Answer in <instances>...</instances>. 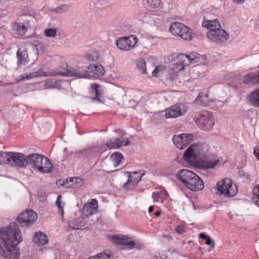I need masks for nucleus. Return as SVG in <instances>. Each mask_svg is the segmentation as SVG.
<instances>
[{
	"label": "nucleus",
	"instance_id": "1",
	"mask_svg": "<svg viewBox=\"0 0 259 259\" xmlns=\"http://www.w3.org/2000/svg\"><path fill=\"white\" fill-rule=\"evenodd\" d=\"M22 241L18 225L11 223L5 228H0V254L6 259H19L16 247Z\"/></svg>",
	"mask_w": 259,
	"mask_h": 259
},
{
	"label": "nucleus",
	"instance_id": "2",
	"mask_svg": "<svg viewBox=\"0 0 259 259\" xmlns=\"http://www.w3.org/2000/svg\"><path fill=\"white\" fill-rule=\"evenodd\" d=\"M209 152L208 147L206 144L197 143L189 147L185 151L183 157L189 165L196 166Z\"/></svg>",
	"mask_w": 259,
	"mask_h": 259
},
{
	"label": "nucleus",
	"instance_id": "3",
	"mask_svg": "<svg viewBox=\"0 0 259 259\" xmlns=\"http://www.w3.org/2000/svg\"><path fill=\"white\" fill-rule=\"evenodd\" d=\"M169 32L175 36L190 41L193 38V30L184 24L176 22L172 23L169 28Z\"/></svg>",
	"mask_w": 259,
	"mask_h": 259
},
{
	"label": "nucleus",
	"instance_id": "4",
	"mask_svg": "<svg viewBox=\"0 0 259 259\" xmlns=\"http://www.w3.org/2000/svg\"><path fill=\"white\" fill-rule=\"evenodd\" d=\"M114 176L116 178L123 177L127 181L123 184V187L126 189H131L132 187L136 186L141 181L142 174L141 172L134 171L127 172L125 171H119L117 170H114Z\"/></svg>",
	"mask_w": 259,
	"mask_h": 259
},
{
	"label": "nucleus",
	"instance_id": "5",
	"mask_svg": "<svg viewBox=\"0 0 259 259\" xmlns=\"http://www.w3.org/2000/svg\"><path fill=\"white\" fill-rule=\"evenodd\" d=\"M216 186L220 194L226 197H233L238 192L237 186L230 179L222 180L217 183Z\"/></svg>",
	"mask_w": 259,
	"mask_h": 259
},
{
	"label": "nucleus",
	"instance_id": "6",
	"mask_svg": "<svg viewBox=\"0 0 259 259\" xmlns=\"http://www.w3.org/2000/svg\"><path fill=\"white\" fill-rule=\"evenodd\" d=\"M27 160L28 164L30 165L33 169H37L39 172H48L49 171L48 167L46 166L43 167L41 166V162L43 161L46 164L49 165V158L47 157L37 153L30 154L27 156Z\"/></svg>",
	"mask_w": 259,
	"mask_h": 259
},
{
	"label": "nucleus",
	"instance_id": "7",
	"mask_svg": "<svg viewBox=\"0 0 259 259\" xmlns=\"http://www.w3.org/2000/svg\"><path fill=\"white\" fill-rule=\"evenodd\" d=\"M57 74L63 76L75 77L78 78H88V71L87 67L84 68L77 67L75 68L67 66V68L62 71H58Z\"/></svg>",
	"mask_w": 259,
	"mask_h": 259
},
{
	"label": "nucleus",
	"instance_id": "8",
	"mask_svg": "<svg viewBox=\"0 0 259 259\" xmlns=\"http://www.w3.org/2000/svg\"><path fill=\"white\" fill-rule=\"evenodd\" d=\"M215 120L211 113L208 111H203L199 114V117L197 118L196 122L200 128L204 130L211 129L214 124Z\"/></svg>",
	"mask_w": 259,
	"mask_h": 259
},
{
	"label": "nucleus",
	"instance_id": "9",
	"mask_svg": "<svg viewBox=\"0 0 259 259\" xmlns=\"http://www.w3.org/2000/svg\"><path fill=\"white\" fill-rule=\"evenodd\" d=\"M138 39L135 35L119 38L116 42L117 48L123 51H130L136 46Z\"/></svg>",
	"mask_w": 259,
	"mask_h": 259
},
{
	"label": "nucleus",
	"instance_id": "10",
	"mask_svg": "<svg viewBox=\"0 0 259 259\" xmlns=\"http://www.w3.org/2000/svg\"><path fill=\"white\" fill-rule=\"evenodd\" d=\"M37 214L32 210L23 211L20 213L17 220L22 227L31 226L37 220Z\"/></svg>",
	"mask_w": 259,
	"mask_h": 259
},
{
	"label": "nucleus",
	"instance_id": "11",
	"mask_svg": "<svg viewBox=\"0 0 259 259\" xmlns=\"http://www.w3.org/2000/svg\"><path fill=\"white\" fill-rule=\"evenodd\" d=\"M207 36L212 41L217 43H224L229 38V34L222 27L215 31H208Z\"/></svg>",
	"mask_w": 259,
	"mask_h": 259
},
{
	"label": "nucleus",
	"instance_id": "12",
	"mask_svg": "<svg viewBox=\"0 0 259 259\" xmlns=\"http://www.w3.org/2000/svg\"><path fill=\"white\" fill-rule=\"evenodd\" d=\"M193 138V134L184 133L174 136L172 138V141L177 148L183 149L190 144Z\"/></svg>",
	"mask_w": 259,
	"mask_h": 259
},
{
	"label": "nucleus",
	"instance_id": "13",
	"mask_svg": "<svg viewBox=\"0 0 259 259\" xmlns=\"http://www.w3.org/2000/svg\"><path fill=\"white\" fill-rule=\"evenodd\" d=\"M220 160L218 156L209 152L199 161V166L203 168L209 169L214 168L219 163Z\"/></svg>",
	"mask_w": 259,
	"mask_h": 259
},
{
	"label": "nucleus",
	"instance_id": "14",
	"mask_svg": "<svg viewBox=\"0 0 259 259\" xmlns=\"http://www.w3.org/2000/svg\"><path fill=\"white\" fill-rule=\"evenodd\" d=\"M9 164L13 166L25 167L28 164L27 156L23 153L10 152Z\"/></svg>",
	"mask_w": 259,
	"mask_h": 259
},
{
	"label": "nucleus",
	"instance_id": "15",
	"mask_svg": "<svg viewBox=\"0 0 259 259\" xmlns=\"http://www.w3.org/2000/svg\"><path fill=\"white\" fill-rule=\"evenodd\" d=\"M114 243L124 245L128 249H132L135 248H138V245L134 241L132 238L127 235H123L121 234L114 235Z\"/></svg>",
	"mask_w": 259,
	"mask_h": 259
},
{
	"label": "nucleus",
	"instance_id": "16",
	"mask_svg": "<svg viewBox=\"0 0 259 259\" xmlns=\"http://www.w3.org/2000/svg\"><path fill=\"white\" fill-rule=\"evenodd\" d=\"M88 78L92 79H98L102 76L105 72L103 66L100 64H90L87 66Z\"/></svg>",
	"mask_w": 259,
	"mask_h": 259
},
{
	"label": "nucleus",
	"instance_id": "17",
	"mask_svg": "<svg viewBox=\"0 0 259 259\" xmlns=\"http://www.w3.org/2000/svg\"><path fill=\"white\" fill-rule=\"evenodd\" d=\"M98 207V201L92 199L91 202L86 203L82 208V217L88 218L97 213Z\"/></svg>",
	"mask_w": 259,
	"mask_h": 259
},
{
	"label": "nucleus",
	"instance_id": "18",
	"mask_svg": "<svg viewBox=\"0 0 259 259\" xmlns=\"http://www.w3.org/2000/svg\"><path fill=\"white\" fill-rule=\"evenodd\" d=\"M187 110L184 107L181 108L180 105H175L165 110V117L167 118H176L184 115Z\"/></svg>",
	"mask_w": 259,
	"mask_h": 259
},
{
	"label": "nucleus",
	"instance_id": "19",
	"mask_svg": "<svg viewBox=\"0 0 259 259\" xmlns=\"http://www.w3.org/2000/svg\"><path fill=\"white\" fill-rule=\"evenodd\" d=\"M16 57L17 64L19 67L26 66L29 62L27 50L24 47L18 48L16 53Z\"/></svg>",
	"mask_w": 259,
	"mask_h": 259
},
{
	"label": "nucleus",
	"instance_id": "20",
	"mask_svg": "<svg viewBox=\"0 0 259 259\" xmlns=\"http://www.w3.org/2000/svg\"><path fill=\"white\" fill-rule=\"evenodd\" d=\"M117 136L114 140V148H118L122 146H128L131 144V141L125 138L126 133L120 130H116L114 131Z\"/></svg>",
	"mask_w": 259,
	"mask_h": 259
},
{
	"label": "nucleus",
	"instance_id": "21",
	"mask_svg": "<svg viewBox=\"0 0 259 259\" xmlns=\"http://www.w3.org/2000/svg\"><path fill=\"white\" fill-rule=\"evenodd\" d=\"M186 187L194 191H199L204 188V183L202 180L196 175L195 177L190 180L188 183L186 185Z\"/></svg>",
	"mask_w": 259,
	"mask_h": 259
},
{
	"label": "nucleus",
	"instance_id": "22",
	"mask_svg": "<svg viewBox=\"0 0 259 259\" xmlns=\"http://www.w3.org/2000/svg\"><path fill=\"white\" fill-rule=\"evenodd\" d=\"M243 82L247 85H255L259 84V71L250 72L245 75Z\"/></svg>",
	"mask_w": 259,
	"mask_h": 259
},
{
	"label": "nucleus",
	"instance_id": "23",
	"mask_svg": "<svg viewBox=\"0 0 259 259\" xmlns=\"http://www.w3.org/2000/svg\"><path fill=\"white\" fill-rule=\"evenodd\" d=\"M196 175L192 171L187 169H182L178 172V177L186 185L190 180L195 177Z\"/></svg>",
	"mask_w": 259,
	"mask_h": 259
},
{
	"label": "nucleus",
	"instance_id": "24",
	"mask_svg": "<svg viewBox=\"0 0 259 259\" xmlns=\"http://www.w3.org/2000/svg\"><path fill=\"white\" fill-rule=\"evenodd\" d=\"M68 224L70 228L75 230L82 229L85 227V221L83 217H79L76 219H70L68 221Z\"/></svg>",
	"mask_w": 259,
	"mask_h": 259
},
{
	"label": "nucleus",
	"instance_id": "25",
	"mask_svg": "<svg viewBox=\"0 0 259 259\" xmlns=\"http://www.w3.org/2000/svg\"><path fill=\"white\" fill-rule=\"evenodd\" d=\"M202 25L203 27L208 29L209 31H215L220 27H222L220 21L217 19L212 20H204Z\"/></svg>",
	"mask_w": 259,
	"mask_h": 259
},
{
	"label": "nucleus",
	"instance_id": "26",
	"mask_svg": "<svg viewBox=\"0 0 259 259\" xmlns=\"http://www.w3.org/2000/svg\"><path fill=\"white\" fill-rule=\"evenodd\" d=\"M33 241L35 244L40 246L46 244L48 241L47 236L41 232H36L33 237Z\"/></svg>",
	"mask_w": 259,
	"mask_h": 259
},
{
	"label": "nucleus",
	"instance_id": "27",
	"mask_svg": "<svg viewBox=\"0 0 259 259\" xmlns=\"http://www.w3.org/2000/svg\"><path fill=\"white\" fill-rule=\"evenodd\" d=\"M27 31V28L25 25L20 23H15L13 26V32L19 35L22 36L25 34Z\"/></svg>",
	"mask_w": 259,
	"mask_h": 259
},
{
	"label": "nucleus",
	"instance_id": "28",
	"mask_svg": "<svg viewBox=\"0 0 259 259\" xmlns=\"http://www.w3.org/2000/svg\"><path fill=\"white\" fill-rule=\"evenodd\" d=\"M91 88L93 94H95L96 96L93 98V100H96L101 101L100 98L101 97L102 92L101 90V87L96 83H91Z\"/></svg>",
	"mask_w": 259,
	"mask_h": 259
},
{
	"label": "nucleus",
	"instance_id": "29",
	"mask_svg": "<svg viewBox=\"0 0 259 259\" xmlns=\"http://www.w3.org/2000/svg\"><path fill=\"white\" fill-rule=\"evenodd\" d=\"M112 255V251L106 250L105 251L100 252L97 254L90 256L89 259H111Z\"/></svg>",
	"mask_w": 259,
	"mask_h": 259
},
{
	"label": "nucleus",
	"instance_id": "30",
	"mask_svg": "<svg viewBox=\"0 0 259 259\" xmlns=\"http://www.w3.org/2000/svg\"><path fill=\"white\" fill-rule=\"evenodd\" d=\"M187 57L190 60V63H199L201 59L205 60L206 58L205 55H200L195 52L191 53L189 55H187Z\"/></svg>",
	"mask_w": 259,
	"mask_h": 259
},
{
	"label": "nucleus",
	"instance_id": "31",
	"mask_svg": "<svg viewBox=\"0 0 259 259\" xmlns=\"http://www.w3.org/2000/svg\"><path fill=\"white\" fill-rule=\"evenodd\" d=\"M195 101L198 104H201L205 106H207L209 103L208 94L204 92L199 93Z\"/></svg>",
	"mask_w": 259,
	"mask_h": 259
},
{
	"label": "nucleus",
	"instance_id": "32",
	"mask_svg": "<svg viewBox=\"0 0 259 259\" xmlns=\"http://www.w3.org/2000/svg\"><path fill=\"white\" fill-rule=\"evenodd\" d=\"M175 61H177L181 65H183L185 67L190 64V60L187 57V55L184 54H179L174 59Z\"/></svg>",
	"mask_w": 259,
	"mask_h": 259
},
{
	"label": "nucleus",
	"instance_id": "33",
	"mask_svg": "<svg viewBox=\"0 0 259 259\" xmlns=\"http://www.w3.org/2000/svg\"><path fill=\"white\" fill-rule=\"evenodd\" d=\"M249 99L253 105L259 107V89L251 94Z\"/></svg>",
	"mask_w": 259,
	"mask_h": 259
},
{
	"label": "nucleus",
	"instance_id": "34",
	"mask_svg": "<svg viewBox=\"0 0 259 259\" xmlns=\"http://www.w3.org/2000/svg\"><path fill=\"white\" fill-rule=\"evenodd\" d=\"M136 65L138 69L140 70L142 74L147 73L146 63L143 58H139L136 60Z\"/></svg>",
	"mask_w": 259,
	"mask_h": 259
},
{
	"label": "nucleus",
	"instance_id": "35",
	"mask_svg": "<svg viewBox=\"0 0 259 259\" xmlns=\"http://www.w3.org/2000/svg\"><path fill=\"white\" fill-rule=\"evenodd\" d=\"M124 163V158L123 155L119 152H114V167L122 165Z\"/></svg>",
	"mask_w": 259,
	"mask_h": 259
},
{
	"label": "nucleus",
	"instance_id": "36",
	"mask_svg": "<svg viewBox=\"0 0 259 259\" xmlns=\"http://www.w3.org/2000/svg\"><path fill=\"white\" fill-rule=\"evenodd\" d=\"M34 46L37 52L40 53L46 50L48 45L45 41V39H42L38 41Z\"/></svg>",
	"mask_w": 259,
	"mask_h": 259
},
{
	"label": "nucleus",
	"instance_id": "37",
	"mask_svg": "<svg viewBox=\"0 0 259 259\" xmlns=\"http://www.w3.org/2000/svg\"><path fill=\"white\" fill-rule=\"evenodd\" d=\"M85 58L87 61L89 62H95L98 60L99 58V55L97 51H90L87 54Z\"/></svg>",
	"mask_w": 259,
	"mask_h": 259
},
{
	"label": "nucleus",
	"instance_id": "38",
	"mask_svg": "<svg viewBox=\"0 0 259 259\" xmlns=\"http://www.w3.org/2000/svg\"><path fill=\"white\" fill-rule=\"evenodd\" d=\"M9 152H0V164H9L10 155Z\"/></svg>",
	"mask_w": 259,
	"mask_h": 259
},
{
	"label": "nucleus",
	"instance_id": "39",
	"mask_svg": "<svg viewBox=\"0 0 259 259\" xmlns=\"http://www.w3.org/2000/svg\"><path fill=\"white\" fill-rule=\"evenodd\" d=\"M199 237L201 239H203L204 240H206L205 243L208 245H210L212 248H214L215 247V242L214 241L212 240L210 238V237L206 235L204 233H200L199 234Z\"/></svg>",
	"mask_w": 259,
	"mask_h": 259
},
{
	"label": "nucleus",
	"instance_id": "40",
	"mask_svg": "<svg viewBox=\"0 0 259 259\" xmlns=\"http://www.w3.org/2000/svg\"><path fill=\"white\" fill-rule=\"evenodd\" d=\"M69 9V6L67 4L61 5L57 8L53 9L51 11L56 13H62L67 11Z\"/></svg>",
	"mask_w": 259,
	"mask_h": 259
},
{
	"label": "nucleus",
	"instance_id": "41",
	"mask_svg": "<svg viewBox=\"0 0 259 259\" xmlns=\"http://www.w3.org/2000/svg\"><path fill=\"white\" fill-rule=\"evenodd\" d=\"M165 67L163 66H156L152 72V75L154 77H158L161 76L164 70Z\"/></svg>",
	"mask_w": 259,
	"mask_h": 259
},
{
	"label": "nucleus",
	"instance_id": "42",
	"mask_svg": "<svg viewBox=\"0 0 259 259\" xmlns=\"http://www.w3.org/2000/svg\"><path fill=\"white\" fill-rule=\"evenodd\" d=\"M44 34L48 37H54L57 35V30L54 28H47L44 31Z\"/></svg>",
	"mask_w": 259,
	"mask_h": 259
},
{
	"label": "nucleus",
	"instance_id": "43",
	"mask_svg": "<svg viewBox=\"0 0 259 259\" xmlns=\"http://www.w3.org/2000/svg\"><path fill=\"white\" fill-rule=\"evenodd\" d=\"M46 88H60L61 84L59 81L52 80L51 81L47 82L45 84Z\"/></svg>",
	"mask_w": 259,
	"mask_h": 259
},
{
	"label": "nucleus",
	"instance_id": "44",
	"mask_svg": "<svg viewBox=\"0 0 259 259\" xmlns=\"http://www.w3.org/2000/svg\"><path fill=\"white\" fill-rule=\"evenodd\" d=\"M148 6L151 8H156L160 5L161 0H147Z\"/></svg>",
	"mask_w": 259,
	"mask_h": 259
},
{
	"label": "nucleus",
	"instance_id": "45",
	"mask_svg": "<svg viewBox=\"0 0 259 259\" xmlns=\"http://www.w3.org/2000/svg\"><path fill=\"white\" fill-rule=\"evenodd\" d=\"M184 68L185 67L183 66V65L180 64L178 62H177V61H175L172 66V70L176 73H178L180 71L184 70Z\"/></svg>",
	"mask_w": 259,
	"mask_h": 259
},
{
	"label": "nucleus",
	"instance_id": "46",
	"mask_svg": "<svg viewBox=\"0 0 259 259\" xmlns=\"http://www.w3.org/2000/svg\"><path fill=\"white\" fill-rule=\"evenodd\" d=\"M39 76V73L38 72H34L32 73H30L29 74H26V75H21V79H30L32 78H35L37 76Z\"/></svg>",
	"mask_w": 259,
	"mask_h": 259
},
{
	"label": "nucleus",
	"instance_id": "47",
	"mask_svg": "<svg viewBox=\"0 0 259 259\" xmlns=\"http://www.w3.org/2000/svg\"><path fill=\"white\" fill-rule=\"evenodd\" d=\"M61 196L59 195L57 197L56 200V205L58 206L59 209V212L62 215L64 214V210H63V206L61 205ZM64 205V204L63 205Z\"/></svg>",
	"mask_w": 259,
	"mask_h": 259
},
{
	"label": "nucleus",
	"instance_id": "48",
	"mask_svg": "<svg viewBox=\"0 0 259 259\" xmlns=\"http://www.w3.org/2000/svg\"><path fill=\"white\" fill-rule=\"evenodd\" d=\"M71 181L75 183V184H73V187L76 188L81 187L83 183V180L79 178L71 179Z\"/></svg>",
	"mask_w": 259,
	"mask_h": 259
},
{
	"label": "nucleus",
	"instance_id": "49",
	"mask_svg": "<svg viewBox=\"0 0 259 259\" xmlns=\"http://www.w3.org/2000/svg\"><path fill=\"white\" fill-rule=\"evenodd\" d=\"M252 192L254 197L256 199V201H259V184L254 187Z\"/></svg>",
	"mask_w": 259,
	"mask_h": 259
},
{
	"label": "nucleus",
	"instance_id": "50",
	"mask_svg": "<svg viewBox=\"0 0 259 259\" xmlns=\"http://www.w3.org/2000/svg\"><path fill=\"white\" fill-rule=\"evenodd\" d=\"M168 251H162L156 255V259H167Z\"/></svg>",
	"mask_w": 259,
	"mask_h": 259
},
{
	"label": "nucleus",
	"instance_id": "51",
	"mask_svg": "<svg viewBox=\"0 0 259 259\" xmlns=\"http://www.w3.org/2000/svg\"><path fill=\"white\" fill-rule=\"evenodd\" d=\"M41 163L40 164L41 165V166H42L43 167L47 166L48 167V168L50 169H49V171H48V172H41V173H50L52 171L53 165L51 163L49 159V163H50L49 165L48 164H47V165H46V162H44L43 161H42V162H41Z\"/></svg>",
	"mask_w": 259,
	"mask_h": 259
},
{
	"label": "nucleus",
	"instance_id": "52",
	"mask_svg": "<svg viewBox=\"0 0 259 259\" xmlns=\"http://www.w3.org/2000/svg\"><path fill=\"white\" fill-rule=\"evenodd\" d=\"M175 230L177 233L179 234H182L185 232V227L183 225H178L176 227Z\"/></svg>",
	"mask_w": 259,
	"mask_h": 259
},
{
	"label": "nucleus",
	"instance_id": "53",
	"mask_svg": "<svg viewBox=\"0 0 259 259\" xmlns=\"http://www.w3.org/2000/svg\"><path fill=\"white\" fill-rule=\"evenodd\" d=\"M230 76L232 78H234L236 80H240L241 75L237 72L232 73L230 74Z\"/></svg>",
	"mask_w": 259,
	"mask_h": 259
},
{
	"label": "nucleus",
	"instance_id": "54",
	"mask_svg": "<svg viewBox=\"0 0 259 259\" xmlns=\"http://www.w3.org/2000/svg\"><path fill=\"white\" fill-rule=\"evenodd\" d=\"M254 154L256 158L259 160V146L254 148Z\"/></svg>",
	"mask_w": 259,
	"mask_h": 259
},
{
	"label": "nucleus",
	"instance_id": "55",
	"mask_svg": "<svg viewBox=\"0 0 259 259\" xmlns=\"http://www.w3.org/2000/svg\"><path fill=\"white\" fill-rule=\"evenodd\" d=\"M106 146L109 149H113V142L112 141H110L109 142L106 143Z\"/></svg>",
	"mask_w": 259,
	"mask_h": 259
},
{
	"label": "nucleus",
	"instance_id": "56",
	"mask_svg": "<svg viewBox=\"0 0 259 259\" xmlns=\"http://www.w3.org/2000/svg\"><path fill=\"white\" fill-rule=\"evenodd\" d=\"M234 2L238 4H242L244 3L246 0H233Z\"/></svg>",
	"mask_w": 259,
	"mask_h": 259
},
{
	"label": "nucleus",
	"instance_id": "57",
	"mask_svg": "<svg viewBox=\"0 0 259 259\" xmlns=\"http://www.w3.org/2000/svg\"><path fill=\"white\" fill-rule=\"evenodd\" d=\"M154 207L153 206H150L148 208V212L149 213L152 212L153 211Z\"/></svg>",
	"mask_w": 259,
	"mask_h": 259
},
{
	"label": "nucleus",
	"instance_id": "58",
	"mask_svg": "<svg viewBox=\"0 0 259 259\" xmlns=\"http://www.w3.org/2000/svg\"><path fill=\"white\" fill-rule=\"evenodd\" d=\"M108 237L110 241H113V235H108Z\"/></svg>",
	"mask_w": 259,
	"mask_h": 259
},
{
	"label": "nucleus",
	"instance_id": "59",
	"mask_svg": "<svg viewBox=\"0 0 259 259\" xmlns=\"http://www.w3.org/2000/svg\"><path fill=\"white\" fill-rule=\"evenodd\" d=\"M160 214V211H157L155 212L154 215L156 217H158Z\"/></svg>",
	"mask_w": 259,
	"mask_h": 259
},
{
	"label": "nucleus",
	"instance_id": "60",
	"mask_svg": "<svg viewBox=\"0 0 259 259\" xmlns=\"http://www.w3.org/2000/svg\"><path fill=\"white\" fill-rule=\"evenodd\" d=\"M255 204L259 207V201H255Z\"/></svg>",
	"mask_w": 259,
	"mask_h": 259
},
{
	"label": "nucleus",
	"instance_id": "61",
	"mask_svg": "<svg viewBox=\"0 0 259 259\" xmlns=\"http://www.w3.org/2000/svg\"><path fill=\"white\" fill-rule=\"evenodd\" d=\"M113 153L110 155V159H113Z\"/></svg>",
	"mask_w": 259,
	"mask_h": 259
},
{
	"label": "nucleus",
	"instance_id": "62",
	"mask_svg": "<svg viewBox=\"0 0 259 259\" xmlns=\"http://www.w3.org/2000/svg\"><path fill=\"white\" fill-rule=\"evenodd\" d=\"M64 151L65 152H66V151H67V148H65L64 149Z\"/></svg>",
	"mask_w": 259,
	"mask_h": 259
}]
</instances>
